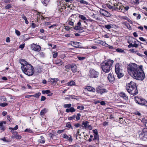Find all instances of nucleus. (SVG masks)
Masks as SVG:
<instances>
[{"label": "nucleus", "mask_w": 147, "mask_h": 147, "mask_svg": "<svg viewBox=\"0 0 147 147\" xmlns=\"http://www.w3.org/2000/svg\"><path fill=\"white\" fill-rule=\"evenodd\" d=\"M138 138L140 140L143 141H147V128H144L142 129V131L138 133Z\"/></svg>", "instance_id": "obj_4"}, {"label": "nucleus", "mask_w": 147, "mask_h": 147, "mask_svg": "<svg viewBox=\"0 0 147 147\" xmlns=\"http://www.w3.org/2000/svg\"><path fill=\"white\" fill-rule=\"evenodd\" d=\"M42 92L43 94H48L50 93L51 91L49 90H42Z\"/></svg>", "instance_id": "obj_30"}, {"label": "nucleus", "mask_w": 147, "mask_h": 147, "mask_svg": "<svg viewBox=\"0 0 147 147\" xmlns=\"http://www.w3.org/2000/svg\"><path fill=\"white\" fill-rule=\"evenodd\" d=\"M50 0H41V2L45 6H47Z\"/></svg>", "instance_id": "obj_27"}, {"label": "nucleus", "mask_w": 147, "mask_h": 147, "mask_svg": "<svg viewBox=\"0 0 147 147\" xmlns=\"http://www.w3.org/2000/svg\"><path fill=\"white\" fill-rule=\"evenodd\" d=\"M120 96L125 100H128V98L127 96L124 92H121L120 94Z\"/></svg>", "instance_id": "obj_23"}, {"label": "nucleus", "mask_w": 147, "mask_h": 147, "mask_svg": "<svg viewBox=\"0 0 147 147\" xmlns=\"http://www.w3.org/2000/svg\"><path fill=\"white\" fill-rule=\"evenodd\" d=\"M70 112L72 113L75 111L76 110L74 107H71L70 108Z\"/></svg>", "instance_id": "obj_56"}, {"label": "nucleus", "mask_w": 147, "mask_h": 147, "mask_svg": "<svg viewBox=\"0 0 147 147\" xmlns=\"http://www.w3.org/2000/svg\"><path fill=\"white\" fill-rule=\"evenodd\" d=\"M95 140H96V142H98L99 141V136L98 134L96 135H94V138L93 139V140L94 141Z\"/></svg>", "instance_id": "obj_25"}, {"label": "nucleus", "mask_w": 147, "mask_h": 147, "mask_svg": "<svg viewBox=\"0 0 147 147\" xmlns=\"http://www.w3.org/2000/svg\"><path fill=\"white\" fill-rule=\"evenodd\" d=\"M53 53V58H56L57 57L58 55L57 52H54Z\"/></svg>", "instance_id": "obj_38"}, {"label": "nucleus", "mask_w": 147, "mask_h": 147, "mask_svg": "<svg viewBox=\"0 0 147 147\" xmlns=\"http://www.w3.org/2000/svg\"><path fill=\"white\" fill-rule=\"evenodd\" d=\"M105 27L107 29H109L111 28V26L109 24L105 25Z\"/></svg>", "instance_id": "obj_47"}, {"label": "nucleus", "mask_w": 147, "mask_h": 147, "mask_svg": "<svg viewBox=\"0 0 147 147\" xmlns=\"http://www.w3.org/2000/svg\"><path fill=\"white\" fill-rule=\"evenodd\" d=\"M41 93L40 92H38L36 93L35 94L32 95V96H34L35 97L38 98L39 97V96L40 95Z\"/></svg>", "instance_id": "obj_34"}, {"label": "nucleus", "mask_w": 147, "mask_h": 147, "mask_svg": "<svg viewBox=\"0 0 147 147\" xmlns=\"http://www.w3.org/2000/svg\"><path fill=\"white\" fill-rule=\"evenodd\" d=\"M84 107L83 106H78L77 107V109H79L80 110H82L84 109Z\"/></svg>", "instance_id": "obj_42"}, {"label": "nucleus", "mask_w": 147, "mask_h": 147, "mask_svg": "<svg viewBox=\"0 0 147 147\" xmlns=\"http://www.w3.org/2000/svg\"><path fill=\"white\" fill-rule=\"evenodd\" d=\"M107 78L110 83H112L115 81V78L113 73H110L108 75Z\"/></svg>", "instance_id": "obj_14"}, {"label": "nucleus", "mask_w": 147, "mask_h": 147, "mask_svg": "<svg viewBox=\"0 0 147 147\" xmlns=\"http://www.w3.org/2000/svg\"><path fill=\"white\" fill-rule=\"evenodd\" d=\"M125 25L130 30L131 29V28L130 26V24L128 23H126L125 24Z\"/></svg>", "instance_id": "obj_45"}, {"label": "nucleus", "mask_w": 147, "mask_h": 147, "mask_svg": "<svg viewBox=\"0 0 147 147\" xmlns=\"http://www.w3.org/2000/svg\"><path fill=\"white\" fill-rule=\"evenodd\" d=\"M15 33L18 36H19L20 35V32L17 30H15Z\"/></svg>", "instance_id": "obj_51"}, {"label": "nucleus", "mask_w": 147, "mask_h": 147, "mask_svg": "<svg viewBox=\"0 0 147 147\" xmlns=\"http://www.w3.org/2000/svg\"><path fill=\"white\" fill-rule=\"evenodd\" d=\"M96 92L101 95L107 93L108 90L101 86H98L96 88Z\"/></svg>", "instance_id": "obj_6"}, {"label": "nucleus", "mask_w": 147, "mask_h": 147, "mask_svg": "<svg viewBox=\"0 0 147 147\" xmlns=\"http://www.w3.org/2000/svg\"><path fill=\"white\" fill-rule=\"evenodd\" d=\"M92 131L93 133L94 134V135H96L98 134V132L97 129L93 130Z\"/></svg>", "instance_id": "obj_54"}, {"label": "nucleus", "mask_w": 147, "mask_h": 147, "mask_svg": "<svg viewBox=\"0 0 147 147\" xmlns=\"http://www.w3.org/2000/svg\"><path fill=\"white\" fill-rule=\"evenodd\" d=\"M76 117V115H73L72 116L68 118V120H72L74 119H75Z\"/></svg>", "instance_id": "obj_41"}, {"label": "nucleus", "mask_w": 147, "mask_h": 147, "mask_svg": "<svg viewBox=\"0 0 147 147\" xmlns=\"http://www.w3.org/2000/svg\"><path fill=\"white\" fill-rule=\"evenodd\" d=\"M14 137L17 139H20L22 138L21 136L19 135L17 132H16V134L14 136Z\"/></svg>", "instance_id": "obj_32"}, {"label": "nucleus", "mask_w": 147, "mask_h": 147, "mask_svg": "<svg viewBox=\"0 0 147 147\" xmlns=\"http://www.w3.org/2000/svg\"><path fill=\"white\" fill-rule=\"evenodd\" d=\"M19 63L21 64L22 66L21 67V69L23 67L26 66V65L29 64L27 61L24 59H20L19 60Z\"/></svg>", "instance_id": "obj_16"}, {"label": "nucleus", "mask_w": 147, "mask_h": 147, "mask_svg": "<svg viewBox=\"0 0 147 147\" xmlns=\"http://www.w3.org/2000/svg\"><path fill=\"white\" fill-rule=\"evenodd\" d=\"M89 76L90 78H97L99 75V72L93 69H91L89 71Z\"/></svg>", "instance_id": "obj_7"}, {"label": "nucleus", "mask_w": 147, "mask_h": 147, "mask_svg": "<svg viewBox=\"0 0 147 147\" xmlns=\"http://www.w3.org/2000/svg\"><path fill=\"white\" fill-rule=\"evenodd\" d=\"M116 51L119 53H124V51L120 49L117 48L116 49Z\"/></svg>", "instance_id": "obj_44"}, {"label": "nucleus", "mask_w": 147, "mask_h": 147, "mask_svg": "<svg viewBox=\"0 0 147 147\" xmlns=\"http://www.w3.org/2000/svg\"><path fill=\"white\" fill-rule=\"evenodd\" d=\"M12 7L11 4H8L6 6L5 8V9H7L10 8Z\"/></svg>", "instance_id": "obj_48"}, {"label": "nucleus", "mask_w": 147, "mask_h": 147, "mask_svg": "<svg viewBox=\"0 0 147 147\" xmlns=\"http://www.w3.org/2000/svg\"><path fill=\"white\" fill-rule=\"evenodd\" d=\"M67 84L69 86H74L75 85V83L73 81H71L67 83Z\"/></svg>", "instance_id": "obj_29"}, {"label": "nucleus", "mask_w": 147, "mask_h": 147, "mask_svg": "<svg viewBox=\"0 0 147 147\" xmlns=\"http://www.w3.org/2000/svg\"><path fill=\"white\" fill-rule=\"evenodd\" d=\"M85 89H86L89 91L93 92H94L96 91L95 89L91 86H87Z\"/></svg>", "instance_id": "obj_21"}, {"label": "nucleus", "mask_w": 147, "mask_h": 147, "mask_svg": "<svg viewBox=\"0 0 147 147\" xmlns=\"http://www.w3.org/2000/svg\"><path fill=\"white\" fill-rule=\"evenodd\" d=\"M102 125L104 126H107L108 125V122L105 121H104L103 122Z\"/></svg>", "instance_id": "obj_64"}, {"label": "nucleus", "mask_w": 147, "mask_h": 147, "mask_svg": "<svg viewBox=\"0 0 147 147\" xmlns=\"http://www.w3.org/2000/svg\"><path fill=\"white\" fill-rule=\"evenodd\" d=\"M66 127L69 129L71 128L72 129H73V128L71 126V125L70 123V122H68L66 123Z\"/></svg>", "instance_id": "obj_31"}, {"label": "nucleus", "mask_w": 147, "mask_h": 147, "mask_svg": "<svg viewBox=\"0 0 147 147\" xmlns=\"http://www.w3.org/2000/svg\"><path fill=\"white\" fill-rule=\"evenodd\" d=\"M59 80L58 78H50L48 80V82L51 83V84L54 85L56 84L57 82Z\"/></svg>", "instance_id": "obj_15"}, {"label": "nucleus", "mask_w": 147, "mask_h": 147, "mask_svg": "<svg viewBox=\"0 0 147 147\" xmlns=\"http://www.w3.org/2000/svg\"><path fill=\"white\" fill-rule=\"evenodd\" d=\"M138 99H140L138 104L142 106H144L147 108V101L145 99L142 98H138Z\"/></svg>", "instance_id": "obj_13"}, {"label": "nucleus", "mask_w": 147, "mask_h": 147, "mask_svg": "<svg viewBox=\"0 0 147 147\" xmlns=\"http://www.w3.org/2000/svg\"><path fill=\"white\" fill-rule=\"evenodd\" d=\"M127 91L129 93L133 96H135L138 93V90L137 88V86L131 89H128Z\"/></svg>", "instance_id": "obj_9"}, {"label": "nucleus", "mask_w": 147, "mask_h": 147, "mask_svg": "<svg viewBox=\"0 0 147 147\" xmlns=\"http://www.w3.org/2000/svg\"><path fill=\"white\" fill-rule=\"evenodd\" d=\"M23 72L26 75L29 76H32L34 73V68L30 64H28L21 69Z\"/></svg>", "instance_id": "obj_3"}, {"label": "nucleus", "mask_w": 147, "mask_h": 147, "mask_svg": "<svg viewBox=\"0 0 147 147\" xmlns=\"http://www.w3.org/2000/svg\"><path fill=\"white\" fill-rule=\"evenodd\" d=\"M99 12L100 14L108 18L111 16L110 13L108 11L104 9H100Z\"/></svg>", "instance_id": "obj_10"}, {"label": "nucleus", "mask_w": 147, "mask_h": 147, "mask_svg": "<svg viewBox=\"0 0 147 147\" xmlns=\"http://www.w3.org/2000/svg\"><path fill=\"white\" fill-rule=\"evenodd\" d=\"M71 106V104H64L63 105V107L64 108H70Z\"/></svg>", "instance_id": "obj_39"}, {"label": "nucleus", "mask_w": 147, "mask_h": 147, "mask_svg": "<svg viewBox=\"0 0 147 147\" xmlns=\"http://www.w3.org/2000/svg\"><path fill=\"white\" fill-rule=\"evenodd\" d=\"M31 48L32 50L37 52L40 51L41 48L40 46L34 43L31 45Z\"/></svg>", "instance_id": "obj_12"}, {"label": "nucleus", "mask_w": 147, "mask_h": 147, "mask_svg": "<svg viewBox=\"0 0 147 147\" xmlns=\"http://www.w3.org/2000/svg\"><path fill=\"white\" fill-rule=\"evenodd\" d=\"M12 1L13 0H4V2L5 3H9Z\"/></svg>", "instance_id": "obj_58"}, {"label": "nucleus", "mask_w": 147, "mask_h": 147, "mask_svg": "<svg viewBox=\"0 0 147 147\" xmlns=\"http://www.w3.org/2000/svg\"><path fill=\"white\" fill-rule=\"evenodd\" d=\"M69 137L65 134H63V138L67 140L68 139Z\"/></svg>", "instance_id": "obj_50"}, {"label": "nucleus", "mask_w": 147, "mask_h": 147, "mask_svg": "<svg viewBox=\"0 0 147 147\" xmlns=\"http://www.w3.org/2000/svg\"><path fill=\"white\" fill-rule=\"evenodd\" d=\"M71 45H72V44L73 45V46L76 48H80L82 47L80 45L81 43L80 42H71Z\"/></svg>", "instance_id": "obj_18"}, {"label": "nucleus", "mask_w": 147, "mask_h": 147, "mask_svg": "<svg viewBox=\"0 0 147 147\" xmlns=\"http://www.w3.org/2000/svg\"><path fill=\"white\" fill-rule=\"evenodd\" d=\"M25 46L24 44H23L20 45V46L19 47L20 48H21L22 49H23V48H24Z\"/></svg>", "instance_id": "obj_61"}, {"label": "nucleus", "mask_w": 147, "mask_h": 147, "mask_svg": "<svg viewBox=\"0 0 147 147\" xmlns=\"http://www.w3.org/2000/svg\"><path fill=\"white\" fill-rule=\"evenodd\" d=\"M78 58L80 60H83L85 59V57H78Z\"/></svg>", "instance_id": "obj_55"}, {"label": "nucleus", "mask_w": 147, "mask_h": 147, "mask_svg": "<svg viewBox=\"0 0 147 147\" xmlns=\"http://www.w3.org/2000/svg\"><path fill=\"white\" fill-rule=\"evenodd\" d=\"M38 142L40 143H44L45 142V140L44 137L42 136H41L40 139L38 140Z\"/></svg>", "instance_id": "obj_26"}, {"label": "nucleus", "mask_w": 147, "mask_h": 147, "mask_svg": "<svg viewBox=\"0 0 147 147\" xmlns=\"http://www.w3.org/2000/svg\"><path fill=\"white\" fill-rule=\"evenodd\" d=\"M25 131L28 132L30 133L32 132V130L30 129H26L25 130Z\"/></svg>", "instance_id": "obj_52"}, {"label": "nucleus", "mask_w": 147, "mask_h": 147, "mask_svg": "<svg viewBox=\"0 0 147 147\" xmlns=\"http://www.w3.org/2000/svg\"><path fill=\"white\" fill-rule=\"evenodd\" d=\"M54 63L59 66L61 65L64 63L62 60L61 59H57L54 61Z\"/></svg>", "instance_id": "obj_20"}, {"label": "nucleus", "mask_w": 147, "mask_h": 147, "mask_svg": "<svg viewBox=\"0 0 147 147\" xmlns=\"http://www.w3.org/2000/svg\"><path fill=\"white\" fill-rule=\"evenodd\" d=\"M81 116V115L80 113H78L76 116V120L77 121L79 120L80 119V117Z\"/></svg>", "instance_id": "obj_40"}, {"label": "nucleus", "mask_w": 147, "mask_h": 147, "mask_svg": "<svg viewBox=\"0 0 147 147\" xmlns=\"http://www.w3.org/2000/svg\"><path fill=\"white\" fill-rule=\"evenodd\" d=\"M106 6L109 9H113V8L114 7L111 6L110 5L107 4H106Z\"/></svg>", "instance_id": "obj_46"}, {"label": "nucleus", "mask_w": 147, "mask_h": 147, "mask_svg": "<svg viewBox=\"0 0 147 147\" xmlns=\"http://www.w3.org/2000/svg\"><path fill=\"white\" fill-rule=\"evenodd\" d=\"M136 86H137L136 84L131 81L130 83L127 84L126 89L127 91L128 89H131Z\"/></svg>", "instance_id": "obj_11"}, {"label": "nucleus", "mask_w": 147, "mask_h": 147, "mask_svg": "<svg viewBox=\"0 0 147 147\" xmlns=\"http://www.w3.org/2000/svg\"><path fill=\"white\" fill-rule=\"evenodd\" d=\"M8 104L7 103H1L0 104V106L2 107H5Z\"/></svg>", "instance_id": "obj_53"}, {"label": "nucleus", "mask_w": 147, "mask_h": 147, "mask_svg": "<svg viewBox=\"0 0 147 147\" xmlns=\"http://www.w3.org/2000/svg\"><path fill=\"white\" fill-rule=\"evenodd\" d=\"M142 68V65H139L135 63H132L128 66L127 71L129 75L134 78L139 80H142L145 77Z\"/></svg>", "instance_id": "obj_1"}, {"label": "nucleus", "mask_w": 147, "mask_h": 147, "mask_svg": "<svg viewBox=\"0 0 147 147\" xmlns=\"http://www.w3.org/2000/svg\"><path fill=\"white\" fill-rule=\"evenodd\" d=\"M74 29L76 30H78V32L80 33H81L84 32L83 28L80 26H74Z\"/></svg>", "instance_id": "obj_17"}, {"label": "nucleus", "mask_w": 147, "mask_h": 147, "mask_svg": "<svg viewBox=\"0 0 147 147\" xmlns=\"http://www.w3.org/2000/svg\"><path fill=\"white\" fill-rule=\"evenodd\" d=\"M69 136H70V137H69V138H68V141L69 142H71L73 140L72 138L71 135H69Z\"/></svg>", "instance_id": "obj_60"}, {"label": "nucleus", "mask_w": 147, "mask_h": 147, "mask_svg": "<svg viewBox=\"0 0 147 147\" xmlns=\"http://www.w3.org/2000/svg\"><path fill=\"white\" fill-rule=\"evenodd\" d=\"M18 125H16L15 127L14 128L12 127H9V129H11V132L13 134H14L15 133H16V131H15L17 129H18Z\"/></svg>", "instance_id": "obj_22"}, {"label": "nucleus", "mask_w": 147, "mask_h": 147, "mask_svg": "<svg viewBox=\"0 0 147 147\" xmlns=\"http://www.w3.org/2000/svg\"><path fill=\"white\" fill-rule=\"evenodd\" d=\"M80 2L81 4H84L85 5H88V4L87 2L83 0H81Z\"/></svg>", "instance_id": "obj_43"}, {"label": "nucleus", "mask_w": 147, "mask_h": 147, "mask_svg": "<svg viewBox=\"0 0 147 147\" xmlns=\"http://www.w3.org/2000/svg\"><path fill=\"white\" fill-rule=\"evenodd\" d=\"M39 55L42 57H44L45 56V54L42 52H40Z\"/></svg>", "instance_id": "obj_49"}, {"label": "nucleus", "mask_w": 147, "mask_h": 147, "mask_svg": "<svg viewBox=\"0 0 147 147\" xmlns=\"http://www.w3.org/2000/svg\"><path fill=\"white\" fill-rule=\"evenodd\" d=\"M65 68L67 69H71L73 73H75L77 71V66L75 63H73L67 65L65 66Z\"/></svg>", "instance_id": "obj_8"}, {"label": "nucleus", "mask_w": 147, "mask_h": 147, "mask_svg": "<svg viewBox=\"0 0 147 147\" xmlns=\"http://www.w3.org/2000/svg\"><path fill=\"white\" fill-rule=\"evenodd\" d=\"M121 64L119 63H117L115 65V71L116 74L117 75V77L120 79L123 77L124 75L122 73V69L121 68Z\"/></svg>", "instance_id": "obj_5"}, {"label": "nucleus", "mask_w": 147, "mask_h": 147, "mask_svg": "<svg viewBox=\"0 0 147 147\" xmlns=\"http://www.w3.org/2000/svg\"><path fill=\"white\" fill-rule=\"evenodd\" d=\"M98 43L103 46H105V45L107 44L105 42L101 40L99 41Z\"/></svg>", "instance_id": "obj_37"}, {"label": "nucleus", "mask_w": 147, "mask_h": 147, "mask_svg": "<svg viewBox=\"0 0 147 147\" xmlns=\"http://www.w3.org/2000/svg\"><path fill=\"white\" fill-rule=\"evenodd\" d=\"M79 17L81 18L82 20H87V19L86 18V17H85L83 15H80L79 16Z\"/></svg>", "instance_id": "obj_35"}, {"label": "nucleus", "mask_w": 147, "mask_h": 147, "mask_svg": "<svg viewBox=\"0 0 147 147\" xmlns=\"http://www.w3.org/2000/svg\"><path fill=\"white\" fill-rule=\"evenodd\" d=\"M123 7L122 6H119L118 7H115L114 9H113L115 10H117L119 11Z\"/></svg>", "instance_id": "obj_36"}, {"label": "nucleus", "mask_w": 147, "mask_h": 147, "mask_svg": "<svg viewBox=\"0 0 147 147\" xmlns=\"http://www.w3.org/2000/svg\"><path fill=\"white\" fill-rule=\"evenodd\" d=\"M64 130H65L64 129L59 130L57 131V133L58 134H61L62 132H64Z\"/></svg>", "instance_id": "obj_63"}, {"label": "nucleus", "mask_w": 147, "mask_h": 147, "mask_svg": "<svg viewBox=\"0 0 147 147\" xmlns=\"http://www.w3.org/2000/svg\"><path fill=\"white\" fill-rule=\"evenodd\" d=\"M89 123V122L87 121H86L85 122L83 121L82 123V124L84 125L83 127L84 128L86 129H87Z\"/></svg>", "instance_id": "obj_24"}, {"label": "nucleus", "mask_w": 147, "mask_h": 147, "mask_svg": "<svg viewBox=\"0 0 147 147\" xmlns=\"http://www.w3.org/2000/svg\"><path fill=\"white\" fill-rule=\"evenodd\" d=\"M129 51L131 52L134 53H136L138 52V51L136 50L135 49H130L129 50Z\"/></svg>", "instance_id": "obj_33"}, {"label": "nucleus", "mask_w": 147, "mask_h": 147, "mask_svg": "<svg viewBox=\"0 0 147 147\" xmlns=\"http://www.w3.org/2000/svg\"><path fill=\"white\" fill-rule=\"evenodd\" d=\"M46 99V97L44 96H41V98L40 99L41 101H43L45 100Z\"/></svg>", "instance_id": "obj_59"}, {"label": "nucleus", "mask_w": 147, "mask_h": 147, "mask_svg": "<svg viewBox=\"0 0 147 147\" xmlns=\"http://www.w3.org/2000/svg\"><path fill=\"white\" fill-rule=\"evenodd\" d=\"M128 43H129V45H128V47L129 48H130L131 47H133V44L132 43H130L129 41H128Z\"/></svg>", "instance_id": "obj_57"}, {"label": "nucleus", "mask_w": 147, "mask_h": 147, "mask_svg": "<svg viewBox=\"0 0 147 147\" xmlns=\"http://www.w3.org/2000/svg\"><path fill=\"white\" fill-rule=\"evenodd\" d=\"M139 39L141 41L144 42L146 41L145 39H144L143 37H140L139 38Z\"/></svg>", "instance_id": "obj_62"}, {"label": "nucleus", "mask_w": 147, "mask_h": 147, "mask_svg": "<svg viewBox=\"0 0 147 147\" xmlns=\"http://www.w3.org/2000/svg\"><path fill=\"white\" fill-rule=\"evenodd\" d=\"M46 112V108H44L43 110H41L40 112V115H44Z\"/></svg>", "instance_id": "obj_28"}, {"label": "nucleus", "mask_w": 147, "mask_h": 147, "mask_svg": "<svg viewBox=\"0 0 147 147\" xmlns=\"http://www.w3.org/2000/svg\"><path fill=\"white\" fill-rule=\"evenodd\" d=\"M113 63V60L111 59L103 61L100 64L102 71L106 73L109 72L111 69V67Z\"/></svg>", "instance_id": "obj_2"}, {"label": "nucleus", "mask_w": 147, "mask_h": 147, "mask_svg": "<svg viewBox=\"0 0 147 147\" xmlns=\"http://www.w3.org/2000/svg\"><path fill=\"white\" fill-rule=\"evenodd\" d=\"M6 123L5 121H2L0 122V130L4 131L6 129L5 126L3 124L5 125Z\"/></svg>", "instance_id": "obj_19"}]
</instances>
